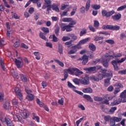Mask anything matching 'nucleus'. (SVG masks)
Instances as JSON below:
<instances>
[{
	"label": "nucleus",
	"instance_id": "4468645a",
	"mask_svg": "<svg viewBox=\"0 0 126 126\" xmlns=\"http://www.w3.org/2000/svg\"><path fill=\"white\" fill-rule=\"evenodd\" d=\"M82 91L84 93H92L93 92V90L90 87H88L84 88Z\"/></svg>",
	"mask_w": 126,
	"mask_h": 126
},
{
	"label": "nucleus",
	"instance_id": "e2e57ef3",
	"mask_svg": "<svg viewBox=\"0 0 126 126\" xmlns=\"http://www.w3.org/2000/svg\"><path fill=\"white\" fill-rule=\"evenodd\" d=\"M42 31H43L44 33H49V31L48 28L43 27L41 28Z\"/></svg>",
	"mask_w": 126,
	"mask_h": 126
},
{
	"label": "nucleus",
	"instance_id": "c85d7f7f",
	"mask_svg": "<svg viewBox=\"0 0 126 126\" xmlns=\"http://www.w3.org/2000/svg\"><path fill=\"white\" fill-rule=\"evenodd\" d=\"M27 99H28L29 101H32V100H34V95L32 94H28Z\"/></svg>",
	"mask_w": 126,
	"mask_h": 126
},
{
	"label": "nucleus",
	"instance_id": "bf43d9fd",
	"mask_svg": "<svg viewBox=\"0 0 126 126\" xmlns=\"http://www.w3.org/2000/svg\"><path fill=\"white\" fill-rule=\"evenodd\" d=\"M73 81L75 84H77V85H79V79H78L77 78H75L73 80Z\"/></svg>",
	"mask_w": 126,
	"mask_h": 126
},
{
	"label": "nucleus",
	"instance_id": "423d86ee",
	"mask_svg": "<svg viewBox=\"0 0 126 126\" xmlns=\"http://www.w3.org/2000/svg\"><path fill=\"white\" fill-rule=\"evenodd\" d=\"M114 86L115 87V89L114 92V94H118L120 91H121V88H124V86L120 83H116Z\"/></svg>",
	"mask_w": 126,
	"mask_h": 126
},
{
	"label": "nucleus",
	"instance_id": "5fc2aeb1",
	"mask_svg": "<svg viewBox=\"0 0 126 126\" xmlns=\"http://www.w3.org/2000/svg\"><path fill=\"white\" fill-rule=\"evenodd\" d=\"M39 37L41 39H43V40H45V41H47V38H46V36L44 35V33L43 32H40L39 33Z\"/></svg>",
	"mask_w": 126,
	"mask_h": 126
},
{
	"label": "nucleus",
	"instance_id": "20e7f679",
	"mask_svg": "<svg viewBox=\"0 0 126 126\" xmlns=\"http://www.w3.org/2000/svg\"><path fill=\"white\" fill-rule=\"evenodd\" d=\"M103 30H113V31H118V30H120V26H113L112 25H103L102 27Z\"/></svg>",
	"mask_w": 126,
	"mask_h": 126
},
{
	"label": "nucleus",
	"instance_id": "f3484780",
	"mask_svg": "<svg viewBox=\"0 0 126 126\" xmlns=\"http://www.w3.org/2000/svg\"><path fill=\"white\" fill-rule=\"evenodd\" d=\"M75 75L76 76H79V75H81V74H83V72L80 71L77 68H75Z\"/></svg>",
	"mask_w": 126,
	"mask_h": 126
},
{
	"label": "nucleus",
	"instance_id": "9b49d317",
	"mask_svg": "<svg viewBox=\"0 0 126 126\" xmlns=\"http://www.w3.org/2000/svg\"><path fill=\"white\" fill-rule=\"evenodd\" d=\"M51 10H54V11H56V12H60V9L59 8V6L58 4L56 3H53L51 4Z\"/></svg>",
	"mask_w": 126,
	"mask_h": 126
},
{
	"label": "nucleus",
	"instance_id": "79ce46f5",
	"mask_svg": "<svg viewBox=\"0 0 126 126\" xmlns=\"http://www.w3.org/2000/svg\"><path fill=\"white\" fill-rule=\"evenodd\" d=\"M67 86H68L69 88H72L73 91H74L75 89H76V87H75V86H73V85H72V84H71V83H70V82H69V81L67 82Z\"/></svg>",
	"mask_w": 126,
	"mask_h": 126
},
{
	"label": "nucleus",
	"instance_id": "69168bd1",
	"mask_svg": "<svg viewBox=\"0 0 126 126\" xmlns=\"http://www.w3.org/2000/svg\"><path fill=\"white\" fill-rule=\"evenodd\" d=\"M4 94L3 93H0V102H2L3 101Z\"/></svg>",
	"mask_w": 126,
	"mask_h": 126
},
{
	"label": "nucleus",
	"instance_id": "412c9836",
	"mask_svg": "<svg viewBox=\"0 0 126 126\" xmlns=\"http://www.w3.org/2000/svg\"><path fill=\"white\" fill-rule=\"evenodd\" d=\"M32 115L33 116L32 120L36 121L37 123H40V118L39 116H36V114H35V113H32Z\"/></svg>",
	"mask_w": 126,
	"mask_h": 126
},
{
	"label": "nucleus",
	"instance_id": "1a4fd4ad",
	"mask_svg": "<svg viewBox=\"0 0 126 126\" xmlns=\"http://www.w3.org/2000/svg\"><path fill=\"white\" fill-rule=\"evenodd\" d=\"M14 62L17 68H21L23 66V62L22 61L18 60V59L15 58Z\"/></svg>",
	"mask_w": 126,
	"mask_h": 126
},
{
	"label": "nucleus",
	"instance_id": "7ed1b4c3",
	"mask_svg": "<svg viewBox=\"0 0 126 126\" xmlns=\"http://www.w3.org/2000/svg\"><path fill=\"white\" fill-rule=\"evenodd\" d=\"M126 60V58H123L120 60L119 59H117L116 60H113L111 62V64L114 66V68L115 70L116 71L119 70V66H118V63H124Z\"/></svg>",
	"mask_w": 126,
	"mask_h": 126
},
{
	"label": "nucleus",
	"instance_id": "6e6d98bb",
	"mask_svg": "<svg viewBox=\"0 0 126 126\" xmlns=\"http://www.w3.org/2000/svg\"><path fill=\"white\" fill-rule=\"evenodd\" d=\"M104 77H105L104 74H101V73L99 74L97 76V79H98V81L99 80H102V79H103Z\"/></svg>",
	"mask_w": 126,
	"mask_h": 126
},
{
	"label": "nucleus",
	"instance_id": "a18cd8bd",
	"mask_svg": "<svg viewBox=\"0 0 126 126\" xmlns=\"http://www.w3.org/2000/svg\"><path fill=\"white\" fill-rule=\"evenodd\" d=\"M73 48H74V49H76V51H77V49H81V44L79 42V43H78L77 45L73 46Z\"/></svg>",
	"mask_w": 126,
	"mask_h": 126
},
{
	"label": "nucleus",
	"instance_id": "49530a36",
	"mask_svg": "<svg viewBox=\"0 0 126 126\" xmlns=\"http://www.w3.org/2000/svg\"><path fill=\"white\" fill-rule=\"evenodd\" d=\"M86 31L87 30L85 29H82L80 32V36L82 37L83 35H85V34H86Z\"/></svg>",
	"mask_w": 126,
	"mask_h": 126
},
{
	"label": "nucleus",
	"instance_id": "5701e85b",
	"mask_svg": "<svg viewBox=\"0 0 126 126\" xmlns=\"http://www.w3.org/2000/svg\"><path fill=\"white\" fill-rule=\"evenodd\" d=\"M12 104L13 106H15V107H16V108H18V100L16 99V98H14L12 100Z\"/></svg>",
	"mask_w": 126,
	"mask_h": 126
},
{
	"label": "nucleus",
	"instance_id": "680f3d73",
	"mask_svg": "<svg viewBox=\"0 0 126 126\" xmlns=\"http://www.w3.org/2000/svg\"><path fill=\"white\" fill-rule=\"evenodd\" d=\"M104 120L106 122H110V120H112V118H111L110 116H104Z\"/></svg>",
	"mask_w": 126,
	"mask_h": 126
},
{
	"label": "nucleus",
	"instance_id": "8fccbe9b",
	"mask_svg": "<svg viewBox=\"0 0 126 126\" xmlns=\"http://www.w3.org/2000/svg\"><path fill=\"white\" fill-rule=\"evenodd\" d=\"M125 8H126V4L118 7L117 8V11H121L122 10H124V9H125Z\"/></svg>",
	"mask_w": 126,
	"mask_h": 126
},
{
	"label": "nucleus",
	"instance_id": "0e129e2a",
	"mask_svg": "<svg viewBox=\"0 0 126 126\" xmlns=\"http://www.w3.org/2000/svg\"><path fill=\"white\" fill-rule=\"evenodd\" d=\"M70 23L69 24V25H70V26H73V25H75V24H76V20H73L72 18V20L71 21H70Z\"/></svg>",
	"mask_w": 126,
	"mask_h": 126
},
{
	"label": "nucleus",
	"instance_id": "3c124183",
	"mask_svg": "<svg viewBox=\"0 0 126 126\" xmlns=\"http://www.w3.org/2000/svg\"><path fill=\"white\" fill-rule=\"evenodd\" d=\"M51 37H52V35H50L49 36V38H51ZM52 41L53 42H58V37H57L56 36V35L55 34L52 35Z\"/></svg>",
	"mask_w": 126,
	"mask_h": 126
},
{
	"label": "nucleus",
	"instance_id": "a19ab883",
	"mask_svg": "<svg viewBox=\"0 0 126 126\" xmlns=\"http://www.w3.org/2000/svg\"><path fill=\"white\" fill-rule=\"evenodd\" d=\"M113 58H114V59H118V58H121V57H122L123 55L121 53H117V54H115V53H113Z\"/></svg>",
	"mask_w": 126,
	"mask_h": 126
},
{
	"label": "nucleus",
	"instance_id": "bb28decb",
	"mask_svg": "<svg viewBox=\"0 0 126 126\" xmlns=\"http://www.w3.org/2000/svg\"><path fill=\"white\" fill-rule=\"evenodd\" d=\"M91 1L90 0H88L86 4L85 9L86 11H88L89 10V8H90V3Z\"/></svg>",
	"mask_w": 126,
	"mask_h": 126
},
{
	"label": "nucleus",
	"instance_id": "f8f14e48",
	"mask_svg": "<svg viewBox=\"0 0 126 126\" xmlns=\"http://www.w3.org/2000/svg\"><path fill=\"white\" fill-rule=\"evenodd\" d=\"M111 18L113 20H120V19L122 18V14H121V13L115 14L114 15L112 16Z\"/></svg>",
	"mask_w": 126,
	"mask_h": 126
},
{
	"label": "nucleus",
	"instance_id": "37998d69",
	"mask_svg": "<svg viewBox=\"0 0 126 126\" xmlns=\"http://www.w3.org/2000/svg\"><path fill=\"white\" fill-rule=\"evenodd\" d=\"M0 64L1 66V68L2 69V70H3V71H5V66H4V63L1 60H0Z\"/></svg>",
	"mask_w": 126,
	"mask_h": 126
},
{
	"label": "nucleus",
	"instance_id": "cd10ccee",
	"mask_svg": "<svg viewBox=\"0 0 126 126\" xmlns=\"http://www.w3.org/2000/svg\"><path fill=\"white\" fill-rule=\"evenodd\" d=\"M101 63L104 67L109 66V61H107V60H102Z\"/></svg>",
	"mask_w": 126,
	"mask_h": 126
},
{
	"label": "nucleus",
	"instance_id": "473e14b6",
	"mask_svg": "<svg viewBox=\"0 0 126 126\" xmlns=\"http://www.w3.org/2000/svg\"><path fill=\"white\" fill-rule=\"evenodd\" d=\"M99 21L97 20H94V26L95 29H99Z\"/></svg>",
	"mask_w": 126,
	"mask_h": 126
},
{
	"label": "nucleus",
	"instance_id": "6e6552de",
	"mask_svg": "<svg viewBox=\"0 0 126 126\" xmlns=\"http://www.w3.org/2000/svg\"><path fill=\"white\" fill-rule=\"evenodd\" d=\"M88 59H89V56L84 55L81 58H79L78 61H83L82 63L83 65H85L88 63Z\"/></svg>",
	"mask_w": 126,
	"mask_h": 126
},
{
	"label": "nucleus",
	"instance_id": "13d9d810",
	"mask_svg": "<svg viewBox=\"0 0 126 126\" xmlns=\"http://www.w3.org/2000/svg\"><path fill=\"white\" fill-rule=\"evenodd\" d=\"M106 43H107L108 44H110L111 45H113L115 44V41L112 39H108L105 40Z\"/></svg>",
	"mask_w": 126,
	"mask_h": 126
},
{
	"label": "nucleus",
	"instance_id": "7c9ffc66",
	"mask_svg": "<svg viewBox=\"0 0 126 126\" xmlns=\"http://www.w3.org/2000/svg\"><path fill=\"white\" fill-rule=\"evenodd\" d=\"M54 62H55V63H58V64H59V65H60L62 67H63L64 66V64H63V62L60 61V60H59L54 59Z\"/></svg>",
	"mask_w": 126,
	"mask_h": 126
},
{
	"label": "nucleus",
	"instance_id": "4c0bfd02",
	"mask_svg": "<svg viewBox=\"0 0 126 126\" xmlns=\"http://www.w3.org/2000/svg\"><path fill=\"white\" fill-rule=\"evenodd\" d=\"M74 26H71L68 24V25L66 26V32H70L72 30L71 28H73Z\"/></svg>",
	"mask_w": 126,
	"mask_h": 126
},
{
	"label": "nucleus",
	"instance_id": "a211bd4d",
	"mask_svg": "<svg viewBox=\"0 0 126 126\" xmlns=\"http://www.w3.org/2000/svg\"><path fill=\"white\" fill-rule=\"evenodd\" d=\"M83 98L87 100V101H89L90 102H91V103H92V102H93V99H92V98L89 95L84 94L83 95Z\"/></svg>",
	"mask_w": 126,
	"mask_h": 126
},
{
	"label": "nucleus",
	"instance_id": "b1692460",
	"mask_svg": "<svg viewBox=\"0 0 126 126\" xmlns=\"http://www.w3.org/2000/svg\"><path fill=\"white\" fill-rule=\"evenodd\" d=\"M113 59H114L113 54L111 55H105V61H107V62H110V61L113 60Z\"/></svg>",
	"mask_w": 126,
	"mask_h": 126
},
{
	"label": "nucleus",
	"instance_id": "58836bf2",
	"mask_svg": "<svg viewBox=\"0 0 126 126\" xmlns=\"http://www.w3.org/2000/svg\"><path fill=\"white\" fill-rule=\"evenodd\" d=\"M72 20V18H63L62 19L63 22H70Z\"/></svg>",
	"mask_w": 126,
	"mask_h": 126
},
{
	"label": "nucleus",
	"instance_id": "4be33fe9",
	"mask_svg": "<svg viewBox=\"0 0 126 126\" xmlns=\"http://www.w3.org/2000/svg\"><path fill=\"white\" fill-rule=\"evenodd\" d=\"M47 8L46 11H47L48 13H50V11H51V5H43L42 7V9H45Z\"/></svg>",
	"mask_w": 126,
	"mask_h": 126
},
{
	"label": "nucleus",
	"instance_id": "2f4dec72",
	"mask_svg": "<svg viewBox=\"0 0 126 126\" xmlns=\"http://www.w3.org/2000/svg\"><path fill=\"white\" fill-rule=\"evenodd\" d=\"M74 71H75V68H68L66 70V72H68L69 74H72L73 73H74Z\"/></svg>",
	"mask_w": 126,
	"mask_h": 126
},
{
	"label": "nucleus",
	"instance_id": "4d7b16f0",
	"mask_svg": "<svg viewBox=\"0 0 126 126\" xmlns=\"http://www.w3.org/2000/svg\"><path fill=\"white\" fill-rule=\"evenodd\" d=\"M110 126H120V124H118L116 125V122L115 121L111 119V121H110Z\"/></svg>",
	"mask_w": 126,
	"mask_h": 126
},
{
	"label": "nucleus",
	"instance_id": "774afa93",
	"mask_svg": "<svg viewBox=\"0 0 126 126\" xmlns=\"http://www.w3.org/2000/svg\"><path fill=\"white\" fill-rule=\"evenodd\" d=\"M58 103L60 104V105H63V98H61V99L58 100Z\"/></svg>",
	"mask_w": 126,
	"mask_h": 126
},
{
	"label": "nucleus",
	"instance_id": "e433bc0d",
	"mask_svg": "<svg viewBox=\"0 0 126 126\" xmlns=\"http://www.w3.org/2000/svg\"><path fill=\"white\" fill-rule=\"evenodd\" d=\"M117 110V107H112L109 109V115H112L115 113V111Z\"/></svg>",
	"mask_w": 126,
	"mask_h": 126
},
{
	"label": "nucleus",
	"instance_id": "c03bdc74",
	"mask_svg": "<svg viewBox=\"0 0 126 126\" xmlns=\"http://www.w3.org/2000/svg\"><path fill=\"white\" fill-rule=\"evenodd\" d=\"M63 76H64V78L62 79L61 80L62 81H64V80H66V79H67V77H68V74L67 73V72L64 71Z\"/></svg>",
	"mask_w": 126,
	"mask_h": 126
},
{
	"label": "nucleus",
	"instance_id": "aec40b11",
	"mask_svg": "<svg viewBox=\"0 0 126 126\" xmlns=\"http://www.w3.org/2000/svg\"><path fill=\"white\" fill-rule=\"evenodd\" d=\"M20 76L21 77V80L23 82H24V83H26L27 81V77H26V75L23 74H20Z\"/></svg>",
	"mask_w": 126,
	"mask_h": 126
},
{
	"label": "nucleus",
	"instance_id": "c9c22d12",
	"mask_svg": "<svg viewBox=\"0 0 126 126\" xmlns=\"http://www.w3.org/2000/svg\"><path fill=\"white\" fill-rule=\"evenodd\" d=\"M60 26L61 28L62 31H65L66 30V26L63 23L60 24Z\"/></svg>",
	"mask_w": 126,
	"mask_h": 126
},
{
	"label": "nucleus",
	"instance_id": "39448f33",
	"mask_svg": "<svg viewBox=\"0 0 126 126\" xmlns=\"http://www.w3.org/2000/svg\"><path fill=\"white\" fill-rule=\"evenodd\" d=\"M115 13V10H112L111 11H107L106 10H102L101 11V14L102 16L105 17H110V16H112L113 14Z\"/></svg>",
	"mask_w": 126,
	"mask_h": 126
},
{
	"label": "nucleus",
	"instance_id": "dca6fc26",
	"mask_svg": "<svg viewBox=\"0 0 126 126\" xmlns=\"http://www.w3.org/2000/svg\"><path fill=\"white\" fill-rule=\"evenodd\" d=\"M104 77H108V78H110L111 79L112 77H113V73L111 70H108V72H106L104 74Z\"/></svg>",
	"mask_w": 126,
	"mask_h": 126
},
{
	"label": "nucleus",
	"instance_id": "0eeeda50",
	"mask_svg": "<svg viewBox=\"0 0 126 126\" xmlns=\"http://www.w3.org/2000/svg\"><path fill=\"white\" fill-rule=\"evenodd\" d=\"M79 81L81 84L83 85H88L89 83V78L85 76L84 77H81L79 79Z\"/></svg>",
	"mask_w": 126,
	"mask_h": 126
},
{
	"label": "nucleus",
	"instance_id": "de8ad7c7",
	"mask_svg": "<svg viewBox=\"0 0 126 126\" xmlns=\"http://www.w3.org/2000/svg\"><path fill=\"white\" fill-rule=\"evenodd\" d=\"M33 55L35 56V59L36 60H40V54L39 53V52H35L33 53Z\"/></svg>",
	"mask_w": 126,
	"mask_h": 126
},
{
	"label": "nucleus",
	"instance_id": "6ab92c4d",
	"mask_svg": "<svg viewBox=\"0 0 126 126\" xmlns=\"http://www.w3.org/2000/svg\"><path fill=\"white\" fill-rule=\"evenodd\" d=\"M89 48L92 52H95L96 51V46L93 43H90L89 45Z\"/></svg>",
	"mask_w": 126,
	"mask_h": 126
},
{
	"label": "nucleus",
	"instance_id": "a878e982",
	"mask_svg": "<svg viewBox=\"0 0 126 126\" xmlns=\"http://www.w3.org/2000/svg\"><path fill=\"white\" fill-rule=\"evenodd\" d=\"M111 120H112V121H114L115 123H119L122 121V118L113 117L111 118Z\"/></svg>",
	"mask_w": 126,
	"mask_h": 126
},
{
	"label": "nucleus",
	"instance_id": "338daca9",
	"mask_svg": "<svg viewBox=\"0 0 126 126\" xmlns=\"http://www.w3.org/2000/svg\"><path fill=\"white\" fill-rule=\"evenodd\" d=\"M89 29H90V31H91L92 32H95V31H96L95 28H94V27L92 26H89Z\"/></svg>",
	"mask_w": 126,
	"mask_h": 126
},
{
	"label": "nucleus",
	"instance_id": "2eb2a0df",
	"mask_svg": "<svg viewBox=\"0 0 126 126\" xmlns=\"http://www.w3.org/2000/svg\"><path fill=\"white\" fill-rule=\"evenodd\" d=\"M5 122L7 126H13L12 121L8 118H5Z\"/></svg>",
	"mask_w": 126,
	"mask_h": 126
},
{
	"label": "nucleus",
	"instance_id": "ddd939ff",
	"mask_svg": "<svg viewBox=\"0 0 126 126\" xmlns=\"http://www.w3.org/2000/svg\"><path fill=\"white\" fill-rule=\"evenodd\" d=\"M84 70H86L87 71H88V72H92L96 70V66L86 67L84 68Z\"/></svg>",
	"mask_w": 126,
	"mask_h": 126
},
{
	"label": "nucleus",
	"instance_id": "9d476101",
	"mask_svg": "<svg viewBox=\"0 0 126 126\" xmlns=\"http://www.w3.org/2000/svg\"><path fill=\"white\" fill-rule=\"evenodd\" d=\"M15 93L17 97H18L19 100H22V94H21V91L18 87H16L14 89Z\"/></svg>",
	"mask_w": 126,
	"mask_h": 126
},
{
	"label": "nucleus",
	"instance_id": "052dcab7",
	"mask_svg": "<svg viewBox=\"0 0 126 126\" xmlns=\"http://www.w3.org/2000/svg\"><path fill=\"white\" fill-rule=\"evenodd\" d=\"M55 33L57 36L59 35V33L60 32V27H57L54 30Z\"/></svg>",
	"mask_w": 126,
	"mask_h": 126
},
{
	"label": "nucleus",
	"instance_id": "72a5a7b5",
	"mask_svg": "<svg viewBox=\"0 0 126 126\" xmlns=\"http://www.w3.org/2000/svg\"><path fill=\"white\" fill-rule=\"evenodd\" d=\"M77 52L76 49L74 48L73 46H72V49L68 52V55H72L75 54V52Z\"/></svg>",
	"mask_w": 126,
	"mask_h": 126
},
{
	"label": "nucleus",
	"instance_id": "864d4df0",
	"mask_svg": "<svg viewBox=\"0 0 126 126\" xmlns=\"http://www.w3.org/2000/svg\"><path fill=\"white\" fill-rule=\"evenodd\" d=\"M58 50L59 53L61 55L63 54V45H62V44H59Z\"/></svg>",
	"mask_w": 126,
	"mask_h": 126
},
{
	"label": "nucleus",
	"instance_id": "09e8293b",
	"mask_svg": "<svg viewBox=\"0 0 126 126\" xmlns=\"http://www.w3.org/2000/svg\"><path fill=\"white\" fill-rule=\"evenodd\" d=\"M110 80H111V78H108L104 80L105 85L108 86L110 85Z\"/></svg>",
	"mask_w": 126,
	"mask_h": 126
},
{
	"label": "nucleus",
	"instance_id": "f704fd0d",
	"mask_svg": "<svg viewBox=\"0 0 126 126\" xmlns=\"http://www.w3.org/2000/svg\"><path fill=\"white\" fill-rule=\"evenodd\" d=\"M10 105V103L9 102H5L4 104H3V108L5 109V110H8L9 109V106Z\"/></svg>",
	"mask_w": 126,
	"mask_h": 126
},
{
	"label": "nucleus",
	"instance_id": "393cba45",
	"mask_svg": "<svg viewBox=\"0 0 126 126\" xmlns=\"http://www.w3.org/2000/svg\"><path fill=\"white\" fill-rule=\"evenodd\" d=\"M90 39V38L89 37H87L84 39L81 40L79 41V42L81 43V45H84V44H86V43H88V42L89 41Z\"/></svg>",
	"mask_w": 126,
	"mask_h": 126
},
{
	"label": "nucleus",
	"instance_id": "ea45409f",
	"mask_svg": "<svg viewBox=\"0 0 126 126\" xmlns=\"http://www.w3.org/2000/svg\"><path fill=\"white\" fill-rule=\"evenodd\" d=\"M94 99L96 102H102L103 101V98L101 97L94 96Z\"/></svg>",
	"mask_w": 126,
	"mask_h": 126
},
{
	"label": "nucleus",
	"instance_id": "c756f323",
	"mask_svg": "<svg viewBox=\"0 0 126 126\" xmlns=\"http://www.w3.org/2000/svg\"><path fill=\"white\" fill-rule=\"evenodd\" d=\"M92 8L93 9H95V10H97L98 9H100L101 6L100 5H98L97 4H93L91 5Z\"/></svg>",
	"mask_w": 126,
	"mask_h": 126
},
{
	"label": "nucleus",
	"instance_id": "f257e3e1",
	"mask_svg": "<svg viewBox=\"0 0 126 126\" xmlns=\"http://www.w3.org/2000/svg\"><path fill=\"white\" fill-rule=\"evenodd\" d=\"M120 97L121 98H117L111 103V106H115L119 105L122 102V103H126V90H124L121 94Z\"/></svg>",
	"mask_w": 126,
	"mask_h": 126
},
{
	"label": "nucleus",
	"instance_id": "603ef678",
	"mask_svg": "<svg viewBox=\"0 0 126 126\" xmlns=\"http://www.w3.org/2000/svg\"><path fill=\"white\" fill-rule=\"evenodd\" d=\"M104 37L103 36H96L94 37V41H100V40H103Z\"/></svg>",
	"mask_w": 126,
	"mask_h": 126
},
{
	"label": "nucleus",
	"instance_id": "f03ea898",
	"mask_svg": "<svg viewBox=\"0 0 126 126\" xmlns=\"http://www.w3.org/2000/svg\"><path fill=\"white\" fill-rule=\"evenodd\" d=\"M29 116L28 111L25 110L20 114H17L15 116V119H17L18 121H21L22 119H27Z\"/></svg>",
	"mask_w": 126,
	"mask_h": 126
}]
</instances>
